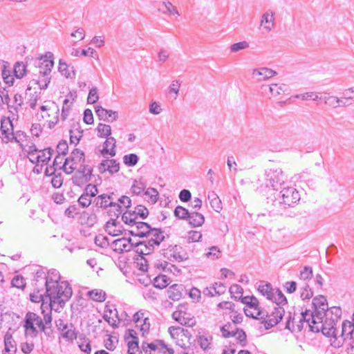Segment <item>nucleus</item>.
<instances>
[{"instance_id":"obj_1","label":"nucleus","mask_w":354,"mask_h":354,"mask_svg":"<svg viewBox=\"0 0 354 354\" xmlns=\"http://www.w3.org/2000/svg\"><path fill=\"white\" fill-rule=\"evenodd\" d=\"M312 308L313 311L306 309L301 313V318L296 326L294 324L295 317H292L290 313L285 328L291 332H299L303 329L304 323L306 322L312 332L322 331L326 337L334 335L335 322L342 316L341 308L337 306L328 308L326 297L322 295L313 299Z\"/></svg>"},{"instance_id":"obj_2","label":"nucleus","mask_w":354,"mask_h":354,"mask_svg":"<svg viewBox=\"0 0 354 354\" xmlns=\"http://www.w3.org/2000/svg\"><path fill=\"white\" fill-rule=\"evenodd\" d=\"M73 295V290L66 281L57 280L51 283L46 290V298L48 300L47 310L59 313Z\"/></svg>"},{"instance_id":"obj_3","label":"nucleus","mask_w":354,"mask_h":354,"mask_svg":"<svg viewBox=\"0 0 354 354\" xmlns=\"http://www.w3.org/2000/svg\"><path fill=\"white\" fill-rule=\"evenodd\" d=\"M281 189L279 192L274 193V198L268 197L267 203L272 206L270 211L283 214L284 210L293 207L299 201L300 194L295 187L291 186L284 185Z\"/></svg>"},{"instance_id":"obj_4","label":"nucleus","mask_w":354,"mask_h":354,"mask_svg":"<svg viewBox=\"0 0 354 354\" xmlns=\"http://www.w3.org/2000/svg\"><path fill=\"white\" fill-rule=\"evenodd\" d=\"M32 273L34 274L32 285L35 288L46 290L50 283L61 279L59 271L54 268L47 270L43 266H36Z\"/></svg>"},{"instance_id":"obj_5","label":"nucleus","mask_w":354,"mask_h":354,"mask_svg":"<svg viewBox=\"0 0 354 354\" xmlns=\"http://www.w3.org/2000/svg\"><path fill=\"white\" fill-rule=\"evenodd\" d=\"M36 66L39 68L40 79L33 80V81H35V84L39 85L40 89H46L50 82L49 75L54 66L53 54L48 52L44 56H41L37 62Z\"/></svg>"},{"instance_id":"obj_6","label":"nucleus","mask_w":354,"mask_h":354,"mask_svg":"<svg viewBox=\"0 0 354 354\" xmlns=\"http://www.w3.org/2000/svg\"><path fill=\"white\" fill-rule=\"evenodd\" d=\"M335 322V324H337ZM334 326L335 333L330 337L335 339L333 342L335 346L339 347L346 340H353L354 342V326L352 321L344 320L342 324V329L339 331Z\"/></svg>"},{"instance_id":"obj_7","label":"nucleus","mask_w":354,"mask_h":354,"mask_svg":"<svg viewBox=\"0 0 354 354\" xmlns=\"http://www.w3.org/2000/svg\"><path fill=\"white\" fill-rule=\"evenodd\" d=\"M37 326L41 330L44 326V320L39 315L32 312H28L24 319V328H25L26 335L30 336L32 338L38 335L39 331L35 326Z\"/></svg>"},{"instance_id":"obj_8","label":"nucleus","mask_w":354,"mask_h":354,"mask_svg":"<svg viewBox=\"0 0 354 354\" xmlns=\"http://www.w3.org/2000/svg\"><path fill=\"white\" fill-rule=\"evenodd\" d=\"M266 185L272 187L273 190L277 192L282 187L286 185L287 177L281 168H271L266 171Z\"/></svg>"},{"instance_id":"obj_9","label":"nucleus","mask_w":354,"mask_h":354,"mask_svg":"<svg viewBox=\"0 0 354 354\" xmlns=\"http://www.w3.org/2000/svg\"><path fill=\"white\" fill-rule=\"evenodd\" d=\"M85 162L84 152L80 149H75L70 157L67 158L63 165L59 167L67 174H72L77 168V164H84Z\"/></svg>"},{"instance_id":"obj_10","label":"nucleus","mask_w":354,"mask_h":354,"mask_svg":"<svg viewBox=\"0 0 354 354\" xmlns=\"http://www.w3.org/2000/svg\"><path fill=\"white\" fill-rule=\"evenodd\" d=\"M149 216L148 209L142 205H137L134 210H127L122 215V220L125 224L135 223L138 218L144 220Z\"/></svg>"},{"instance_id":"obj_11","label":"nucleus","mask_w":354,"mask_h":354,"mask_svg":"<svg viewBox=\"0 0 354 354\" xmlns=\"http://www.w3.org/2000/svg\"><path fill=\"white\" fill-rule=\"evenodd\" d=\"M75 170V173L71 178L75 185L82 187L91 180V178L93 176V167L91 166L82 164Z\"/></svg>"},{"instance_id":"obj_12","label":"nucleus","mask_w":354,"mask_h":354,"mask_svg":"<svg viewBox=\"0 0 354 354\" xmlns=\"http://www.w3.org/2000/svg\"><path fill=\"white\" fill-rule=\"evenodd\" d=\"M285 314V310L281 306H274L273 311L268 317L263 318L261 324L265 326V329L269 330L277 325L283 319Z\"/></svg>"},{"instance_id":"obj_13","label":"nucleus","mask_w":354,"mask_h":354,"mask_svg":"<svg viewBox=\"0 0 354 354\" xmlns=\"http://www.w3.org/2000/svg\"><path fill=\"white\" fill-rule=\"evenodd\" d=\"M183 248L178 245H169L162 250V254L165 258L170 261L181 262L188 259L187 253L181 254Z\"/></svg>"},{"instance_id":"obj_14","label":"nucleus","mask_w":354,"mask_h":354,"mask_svg":"<svg viewBox=\"0 0 354 354\" xmlns=\"http://www.w3.org/2000/svg\"><path fill=\"white\" fill-rule=\"evenodd\" d=\"M131 227V230H129V234L139 238H145L150 236V233L153 227L147 223L143 221H137L135 223L127 224Z\"/></svg>"},{"instance_id":"obj_15","label":"nucleus","mask_w":354,"mask_h":354,"mask_svg":"<svg viewBox=\"0 0 354 354\" xmlns=\"http://www.w3.org/2000/svg\"><path fill=\"white\" fill-rule=\"evenodd\" d=\"M55 325L64 339L71 342L77 339V333L73 324L68 325L63 319H59L55 321Z\"/></svg>"},{"instance_id":"obj_16","label":"nucleus","mask_w":354,"mask_h":354,"mask_svg":"<svg viewBox=\"0 0 354 354\" xmlns=\"http://www.w3.org/2000/svg\"><path fill=\"white\" fill-rule=\"evenodd\" d=\"M44 308L45 304H43L41 307V310L44 316L45 326L40 330L43 332L46 337H50L53 335L52 311L50 310H45Z\"/></svg>"},{"instance_id":"obj_17","label":"nucleus","mask_w":354,"mask_h":354,"mask_svg":"<svg viewBox=\"0 0 354 354\" xmlns=\"http://www.w3.org/2000/svg\"><path fill=\"white\" fill-rule=\"evenodd\" d=\"M95 109L96 115L100 120L113 122L118 118L117 111L106 109L101 106H97Z\"/></svg>"},{"instance_id":"obj_18","label":"nucleus","mask_w":354,"mask_h":354,"mask_svg":"<svg viewBox=\"0 0 354 354\" xmlns=\"http://www.w3.org/2000/svg\"><path fill=\"white\" fill-rule=\"evenodd\" d=\"M277 75V73L275 71L266 67L255 68L252 71L253 77L258 82L266 80Z\"/></svg>"},{"instance_id":"obj_19","label":"nucleus","mask_w":354,"mask_h":354,"mask_svg":"<svg viewBox=\"0 0 354 354\" xmlns=\"http://www.w3.org/2000/svg\"><path fill=\"white\" fill-rule=\"evenodd\" d=\"M30 299L34 303L41 302V306L45 304V310L49 308V306H48V300L46 298V290L44 291V289L35 288L34 287L33 292L30 294Z\"/></svg>"},{"instance_id":"obj_20","label":"nucleus","mask_w":354,"mask_h":354,"mask_svg":"<svg viewBox=\"0 0 354 354\" xmlns=\"http://www.w3.org/2000/svg\"><path fill=\"white\" fill-rule=\"evenodd\" d=\"M106 138V140L104 142L103 149L101 150V153L102 155L109 154L111 157H113L116 154V151L115 149L116 147V140L111 136H108Z\"/></svg>"},{"instance_id":"obj_21","label":"nucleus","mask_w":354,"mask_h":354,"mask_svg":"<svg viewBox=\"0 0 354 354\" xmlns=\"http://www.w3.org/2000/svg\"><path fill=\"white\" fill-rule=\"evenodd\" d=\"M112 248L118 253L129 252L132 250L131 245L129 244V243L126 241L125 237L113 241L112 243Z\"/></svg>"},{"instance_id":"obj_22","label":"nucleus","mask_w":354,"mask_h":354,"mask_svg":"<svg viewBox=\"0 0 354 354\" xmlns=\"http://www.w3.org/2000/svg\"><path fill=\"white\" fill-rule=\"evenodd\" d=\"M183 290V285L173 284L170 286L167 290L168 297L173 301H178L182 297V291Z\"/></svg>"},{"instance_id":"obj_23","label":"nucleus","mask_w":354,"mask_h":354,"mask_svg":"<svg viewBox=\"0 0 354 354\" xmlns=\"http://www.w3.org/2000/svg\"><path fill=\"white\" fill-rule=\"evenodd\" d=\"M4 351L3 354H15L17 352L16 342L12 338V335L7 333L4 337Z\"/></svg>"},{"instance_id":"obj_24","label":"nucleus","mask_w":354,"mask_h":354,"mask_svg":"<svg viewBox=\"0 0 354 354\" xmlns=\"http://www.w3.org/2000/svg\"><path fill=\"white\" fill-rule=\"evenodd\" d=\"M274 12L272 11L266 12L261 17V26L265 24L264 28L267 31H270L274 26Z\"/></svg>"},{"instance_id":"obj_25","label":"nucleus","mask_w":354,"mask_h":354,"mask_svg":"<svg viewBox=\"0 0 354 354\" xmlns=\"http://www.w3.org/2000/svg\"><path fill=\"white\" fill-rule=\"evenodd\" d=\"M187 221H189V224L192 227H197L203 225L205 222V217L199 212H191Z\"/></svg>"},{"instance_id":"obj_26","label":"nucleus","mask_w":354,"mask_h":354,"mask_svg":"<svg viewBox=\"0 0 354 354\" xmlns=\"http://www.w3.org/2000/svg\"><path fill=\"white\" fill-rule=\"evenodd\" d=\"M257 290L262 295L266 296L268 300H273V288L270 283L261 281V283L259 286Z\"/></svg>"},{"instance_id":"obj_27","label":"nucleus","mask_w":354,"mask_h":354,"mask_svg":"<svg viewBox=\"0 0 354 354\" xmlns=\"http://www.w3.org/2000/svg\"><path fill=\"white\" fill-rule=\"evenodd\" d=\"M147 187V183L143 179L134 180L133 183L131 187V192L133 195L140 196L143 194L144 191Z\"/></svg>"},{"instance_id":"obj_28","label":"nucleus","mask_w":354,"mask_h":354,"mask_svg":"<svg viewBox=\"0 0 354 354\" xmlns=\"http://www.w3.org/2000/svg\"><path fill=\"white\" fill-rule=\"evenodd\" d=\"M109 200V196H108V194H103L97 196L95 200L94 203L96 207L102 209H106L109 207L111 205H113L112 201H108Z\"/></svg>"},{"instance_id":"obj_29","label":"nucleus","mask_w":354,"mask_h":354,"mask_svg":"<svg viewBox=\"0 0 354 354\" xmlns=\"http://www.w3.org/2000/svg\"><path fill=\"white\" fill-rule=\"evenodd\" d=\"M160 245V243H158V241H155L153 239L150 238L147 241H143L136 243L135 247L144 246L145 247V252L152 253L154 251L155 247Z\"/></svg>"},{"instance_id":"obj_30","label":"nucleus","mask_w":354,"mask_h":354,"mask_svg":"<svg viewBox=\"0 0 354 354\" xmlns=\"http://www.w3.org/2000/svg\"><path fill=\"white\" fill-rule=\"evenodd\" d=\"M116 217L113 218L111 217L109 221H108L104 226L105 231L110 235L113 236H115L119 235V233L120 232V230H114L113 231H111V228L115 227L117 226L118 222H117Z\"/></svg>"},{"instance_id":"obj_31","label":"nucleus","mask_w":354,"mask_h":354,"mask_svg":"<svg viewBox=\"0 0 354 354\" xmlns=\"http://www.w3.org/2000/svg\"><path fill=\"white\" fill-rule=\"evenodd\" d=\"M208 198L210 201V205L212 208L216 212H219L222 209L221 201L216 194L212 192L208 195Z\"/></svg>"},{"instance_id":"obj_32","label":"nucleus","mask_w":354,"mask_h":354,"mask_svg":"<svg viewBox=\"0 0 354 354\" xmlns=\"http://www.w3.org/2000/svg\"><path fill=\"white\" fill-rule=\"evenodd\" d=\"M289 91V87L285 84H272V97L284 95Z\"/></svg>"},{"instance_id":"obj_33","label":"nucleus","mask_w":354,"mask_h":354,"mask_svg":"<svg viewBox=\"0 0 354 354\" xmlns=\"http://www.w3.org/2000/svg\"><path fill=\"white\" fill-rule=\"evenodd\" d=\"M169 279L164 274H160L153 279V286L158 289H163L169 285Z\"/></svg>"},{"instance_id":"obj_34","label":"nucleus","mask_w":354,"mask_h":354,"mask_svg":"<svg viewBox=\"0 0 354 354\" xmlns=\"http://www.w3.org/2000/svg\"><path fill=\"white\" fill-rule=\"evenodd\" d=\"M59 72L66 78H75V71H72V73L68 71V66L66 63L64 62L62 59L59 62Z\"/></svg>"},{"instance_id":"obj_35","label":"nucleus","mask_w":354,"mask_h":354,"mask_svg":"<svg viewBox=\"0 0 354 354\" xmlns=\"http://www.w3.org/2000/svg\"><path fill=\"white\" fill-rule=\"evenodd\" d=\"M97 136L100 138H107L111 134V127L109 124L99 123L97 127Z\"/></svg>"},{"instance_id":"obj_36","label":"nucleus","mask_w":354,"mask_h":354,"mask_svg":"<svg viewBox=\"0 0 354 354\" xmlns=\"http://www.w3.org/2000/svg\"><path fill=\"white\" fill-rule=\"evenodd\" d=\"M70 133V142L71 144H74L77 145L83 136V131L79 127L76 128L75 130L71 129L69 131Z\"/></svg>"},{"instance_id":"obj_37","label":"nucleus","mask_w":354,"mask_h":354,"mask_svg":"<svg viewBox=\"0 0 354 354\" xmlns=\"http://www.w3.org/2000/svg\"><path fill=\"white\" fill-rule=\"evenodd\" d=\"M190 212L183 206L178 205L174 211V216L181 220H187L189 216Z\"/></svg>"},{"instance_id":"obj_38","label":"nucleus","mask_w":354,"mask_h":354,"mask_svg":"<svg viewBox=\"0 0 354 354\" xmlns=\"http://www.w3.org/2000/svg\"><path fill=\"white\" fill-rule=\"evenodd\" d=\"M13 72L17 78L21 79L26 74V66L23 62H16Z\"/></svg>"},{"instance_id":"obj_39","label":"nucleus","mask_w":354,"mask_h":354,"mask_svg":"<svg viewBox=\"0 0 354 354\" xmlns=\"http://www.w3.org/2000/svg\"><path fill=\"white\" fill-rule=\"evenodd\" d=\"M139 160V157L136 153H129L124 155L123 157V162L127 167L135 166Z\"/></svg>"},{"instance_id":"obj_40","label":"nucleus","mask_w":354,"mask_h":354,"mask_svg":"<svg viewBox=\"0 0 354 354\" xmlns=\"http://www.w3.org/2000/svg\"><path fill=\"white\" fill-rule=\"evenodd\" d=\"M110 209L107 212V214L111 217L118 218L122 214V206L118 203L113 202V205L110 207Z\"/></svg>"},{"instance_id":"obj_41","label":"nucleus","mask_w":354,"mask_h":354,"mask_svg":"<svg viewBox=\"0 0 354 354\" xmlns=\"http://www.w3.org/2000/svg\"><path fill=\"white\" fill-rule=\"evenodd\" d=\"M272 301L275 303L277 306H280V305L283 306L288 304L286 297L279 288L276 290V296L274 295V299Z\"/></svg>"},{"instance_id":"obj_42","label":"nucleus","mask_w":354,"mask_h":354,"mask_svg":"<svg viewBox=\"0 0 354 354\" xmlns=\"http://www.w3.org/2000/svg\"><path fill=\"white\" fill-rule=\"evenodd\" d=\"M89 297L94 301L102 302L106 299V294L102 290H93L88 292Z\"/></svg>"},{"instance_id":"obj_43","label":"nucleus","mask_w":354,"mask_h":354,"mask_svg":"<svg viewBox=\"0 0 354 354\" xmlns=\"http://www.w3.org/2000/svg\"><path fill=\"white\" fill-rule=\"evenodd\" d=\"M9 131V128L4 129V122L1 121V131L2 135L3 136V141L8 142L9 141H12L13 140H15L16 142H18L17 138L15 137L13 133H10Z\"/></svg>"},{"instance_id":"obj_44","label":"nucleus","mask_w":354,"mask_h":354,"mask_svg":"<svg viewBox=\"0 0 354 354\" xmlns=\"http://www.w3.org/2000/svg\"><path fill=\"white\" fill-rule=\"evenodd\" d=\"M164 232L160 228L153 227L151 233H150L151 238L155 241H158L159 243H161L165 239L163 234Z\"/></svg>"},{"instance_id":"obj_45","label":"nucleus","mask_w":354,"mask_h":354,"mask_svg":"<svg viewBox=\"0 0 354 354\" xmlns=\"http://www.w3.org/2000/svg\"><path fill=\"white\" fill-rule=\"evenodd\" d=\"M12 286L19 288L24 289L26 287V282L24 278L21 275H16L13 277L11 281Z\"/></svg>"},{"instance_id":"obj_46","label":"nucleus","mask_w":354,"mask_h":354,"mask_svg":"<svg viewBox=\"0 0 354 354\" xmlns=\"http://www.w3.org/2000/svg\"><path fill=\"white\" fill-rule=\"evenodd\" d=\"M106 169L111 175H113L119 171L120 162L115 159H110L109 165Z\"/></svg>"},{"instance_id":"obj_47","label":"nucleus","mask_w":354,"mask_h":354,"mask_svg":"<svg viewBox=\"0 0 354 354\" xmlns=\"http://www.w3.org/2000/svg\"><path fill=\"white\" fill-rule=\"evenodd\" d=\"M313 296V291L308 284L306 283L301 288L300 297L302 300L310 299Z\"/></svg>"},{"instance_id":"obj_48","label":"nucleus","mask_w":354,"mask_h":354,"mask_svg":"<svg viewBox=\"0 0 354 354\" xmlns=\"http://www.w3.org/2000/svg\"><path fill=\"white\" fill-rule=\"evenodd\" d=\"M143 194L149 196L152 204L156 203L158 199V192L153 187H149L146 191H144Z\"/></svg>"},{"instance_id":"obj_49","label":"nucleus","mask_w":354,"mask_h":354,"mask_svg":"<svg viewBox=\"0 0 354 354\" xmlns=\"http://www.w3.org/2000/svg\"><path fill=\"white\" fill-rule=\"evenodd\" d=\"M313 277V268L310 266H304L300 271L299 278L304 281L311 279Z\"/></svg>"},{"instance_id":"obj_50","label":"nucleus","mask_w":354,"mask_h":354,"mask_svg":"<svg viewBox=\"0 0 354 354\" xmlns=\"http://www.w3.org/2000/svg\"><path fill=\"white\" fill-rule=\"evenodd\" d=\"M209 252L206 253L208 258L213 260L218 259L221 257V251L217 246H212L209 248Z\"/></svg>"},{"instance_id":"obj_51","label":"nucleus","mask_w":354,"mask_h":354,"mask_svg":"<svg viewBox=\"0 0 354 354\" xmlns=\"http://www.w3.org/2000/svg\"><path fill=\"white\" fill-rule=\"evenodd\" d=\"M212 337L209 336V337H205L204 335H199L198 337V342L202 349L204 351L207 350L209 348V345L210 344V341Z\"/></svg>"},{"instance_id":"obj_52","label":"nucleus","mask_w":354,"mask_h":354,"mask_svg":"<svg viewBox=\"0 0 354 354\" xmlns=\"http://www.w3.org/2000/svg\"><path fill=\"white\" fill-rule=\"evenodd\" d=\"M297 97H300L304 100H312L313 101H317L322 99V97L315 92H307L299 95H297Z\"/></svg>"},{"instance_id":"obj_53","label":"nucleus","mask_w":354,"mask_h":354,"mask_svg":"<svg viewBox=\"0 0 354 354\" xmlns=\"http://www.w3.org/2000/svg\"><path fill=\"white\" fill-rule=\"evenodd\" d=\"M98 99L97 88L96 87L91 88L87 97L88 104H95Z\"/></svg>"},{"instance_id":"obj_54","label":"nucleus","mask_w":354,"mask_h":354,"mask_svg":"<svg viewBox=\"0 0 354 354\" xmlns=\"http://www.w3.org/2000/svg\"><path fill=\"white\" fill-rule=\"evenodd\" d=\"M183 317L185 319H183V321H180L181 325L192 327L196 324V320H195L194 317H191L189 313H184L182 316V318Z\"/></svg>"},{"instance_id":"obj_55","label":"nucleus","mask_w":354,"mask_h":354,"mask_svg":"<svg viewBox=\"0 0 354 354\" xmlns=\"http://www.w3.org/2000/svg\"><path fill=\"white\" fill-rule=\"evenodd\" d=\"M95 243L101 248H106L109 245V238L107 236L99 234L95 238Z\"/></svg>"},{"instance_id":"obj_56","label":"nucleus","mask_w":354,"mask_h":354,"mask_svg":"<svg viewBox=\"0 0 354 354\" xmlns=\"http://www.w3.org/2000/svg\"><path fill=\"white\" fill-rule=\"evenodd\" d=\"M249 47V44L246 41H239L235 44H233L230 46V50L233 53L238 52L241 50H243L248 48Z\"/></svg>"},{"instance_id":"obj_57","label":"nucleus","mask_w":354,"mask_h":354,"mask_svg":"<svg viewBox=\"0 0 354 354\" xmlns=\"http://www.w3.org/2000/svg\"><path fill=\"white\" fill-rule=\"evenodd\" d=\"M91 198L87 193H83L78 198V203L82 207H88L91 204Z\"/></svg>"},{"instance_id":"obj_58","label":"nucleus","mask_w":354,"mask_h":354,"mask_svg":"<svg viewBox=\"0 0 354 354\" xmlns=\"http://www.w3.org/2000/svg\"><path fill=\"white\" fill-rule=\"evenodd\" d=\"M325 103H328L330 106H333L334 108H337L340 106V102H342V100L335 96H329L328 97H325L324 98Z\"/></svg>"},{"instance_id":"obj_59","label":"nucleus","mask_w":354,"mask_h":354,"mask_svg":"<svg viewBox=\"0 0 354 354\" xmlns=\"http://www.w3.org/2000/svg\"><path fill=\"white\" fill-rule=\"evenodd\" d=\"M68 146L67 142L64 140L59 141L57 146V152L59 155H66L68 152Z\"/></svg>"},{"instance_id":"obj_60","label":"nucleus","mask_w":354,"mask_h":354,"mask_svg":"<svg viewBox=\"0 0 354 354\" xmlns=\"http://www.w3.org/2000/svg\"><path fill=\"white\" fill-rule=\"evenodd\" d=\"M202 238V234L198 231L192 230L189 232L187 237L188 243L198 242Z\"/></svg>"},{"instance_id":"obj_61","label":"nucleus","mask_w":354,"mask_h":354,"mask_svg":"<svg viewBox=\"0 0 354 354\" xmlns=\"http://www.w3.org/2000/svg\"><path fill=\"white\" fill-rule=\"evenodd\" d=\"M83 193H87L88 196L92 198L97 194L98 189L96 185L88 184L86 186Z\"/></svg>"},{"instance_id":"obj_62","label":"nucleus","mask_w":354,"mask_h":354,"mask_svg":"<svg viewBox=\"0 0 354 354\" xmlns=\"http://www.w3.org/2000/svg\"><path fill=\"white\" fill-rule=\"evenodd\" d=\"M229 291L231 294L232 298H234L236 300L238 299L236 296L234 295H242L243 290L242 287L237 284H234L230 286Z\"/></svg>"},{"instance_id":"obj_63","label":"nucleus","mask_w":354,"mask_h":354,"mask_svg":"<svg viewBox=\"0 0 354 354\" xmlns=\"http://www.w3.org/2000/svg\"><path fill=\"white\" fill-rule=\"evenodd\" d=\"M0 97L3 104L8 105V107L10 106L9 104L10 98L8 94V91H7L4 87L0 86Z\"/></svg>"},{"instance_id":"obj_64","label":"nucleus","mask_w":354,"mask_h":354,"mask_svg":"<svg viewBox=\"0 0 354 354\" xmlns=\"http://www.w3.org/2000/svg\"><path fill=\"white\" fill-rule=\"evenodd\" d=\"M138 257H139L138 256L137 258L134 257L133 259L137 261V264L139 269L143 272L147 271L148 264L147 259L142 256L140 257V259Z\"/></svg>"}]
</instances>
